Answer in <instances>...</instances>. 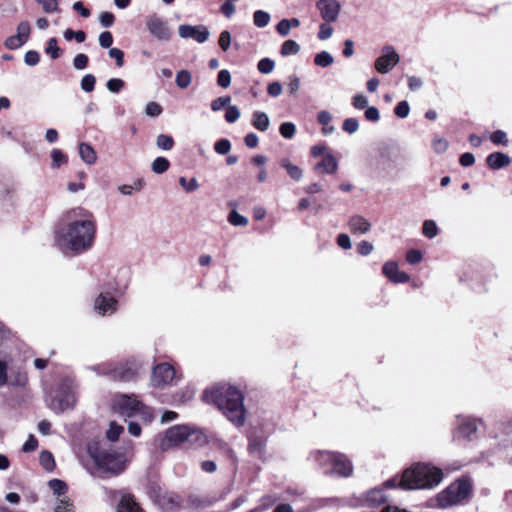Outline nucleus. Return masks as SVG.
<instances>
[{
    "label": "nucleus",
    "instance_id": "nucleus-1",
    "mask_svg": "<svg viewBox=\"0 0 512 512\" xmlns=\"http://www.w3.org/2000/svg\"><path fill=\"white\" fill-rule=\"evenodd\" d=\"M95 235L96 221L93 213L83 207H75L65 213L56 240L64 253L78 255L93 246Z\"/></svg>",
    "mask_w": 512,
    "mask_h": 512
},
{
    "label": "nucleus",
    "instance_id": "nucleus-2",
    "mask_svg": "<svg viewBox=\"0 0 512 512\" xmlns=\"http://www.w3.org/2000/svg\"><path fill=\"white\" fill-rule=\"evenodd\" d=\"M204 396L207 400H211L234 425L244 424L243 395L236 387L227 384L217 385L211 390H206Z\"/></svg>",
    "mask_w": 512,
    "mask_h": 512
},
{
    "label": "nucleus",
    "instance_id": "nucleus-3",
    "mask_svg": "<svg viewBox=\"0 0 512 512\" xmlns=\"http://www.w3.org/2000/svg\"><path fill=\"white\" fill-rule=\"evenodd\" d=\"M443 478L441 469L418 463L403 472L400 486L404 489H425L437 486Z\"/></svg>",
    "mask_w": 512,
    "mask_h": 512
},
{
    "label": "nucleus",
    "instance_id": "nucleus-4",
    "mask_svg": "<svg viewBox=\"0 0 512 512\" xmlns=\"http://www.w3.org/2000/svg\"><path fill=\"white\" fill-rule=\"evenodd\" d=\"M316 460L326 474L347 477L352 474L353 467L345 455L331 451H318Z\"/></svg>",
    "mask_w": 512,
    "mask_h": 512
},
{
    "label": "nucleus",
    "instance_id": "nucleus-5",
    "mask_svg": "<svg viewBox=\"0 0 512 512\" xmlns=\"http://www.w3.org/2000/svg\"><path fill=\"white\" fill-rule=\"evenodd\" d=\"M472 485L469 480L459 479L451 483L437 496L440 507L447 508L457 505L471 495Z\"/></svg>",
    "mask_w": 512,
    "mask_h": 512
},
{
    "label": "nucleus",
    "instance_id": "nucleus-6",
    "mask_svg": "<svg viewBox=\"0 0 512 512\" xmlns=\"http://www.w3.org/2000/svg\"><path fill=\"white\" fill-rule=\"evenodd\" d=\"M88 452L97 467L111 473H119L124 468L123 457L102 449L98 444H91Z\"/></svg>",
    "mask_w": 512,
    "mask_h": 512
},
{
    "label": "nucleus",
    "instance_id": "nucleus-7",
    "mask_svg": "<svg viewBox=\"0 0 512 512\" xmlns=\"http://www.w3.org/2000/svg\"><path fill=\"white\" fill-rule=\"evenodd\" d=\"M113 410L123 417H133L141 415L147 420H151V413L135 396L125 394L118 395L112 402Z\"/></svg>",
    "mask_w": 512,
    "mask_h": 512
},
{
    "label": "nucleus",
    "instance_id": "nucleus-8",
    "mask_svg": "<svg viewBox=\"0 0 512 512\" xmlns=\"http://www.w3.org/2000/svg\"><path fill=\"white\" fill-rule=\"evenodd\" d=\"M199 433L192 430L189 426L186 425H176L169 428L161 443V448L163 450L169 449L172 446H177L182 444L183 442L192 441V438L198 439Z\"/></svg>",
    "mask_w": 512,
    "mask_h": 512
},
{
    "label": "nucleus",
    "instance_id": "nucleus-9",
    "mask_svg": "<svg viewBox=\"0 0 512 512\" xmlns=\"http://www.w3.org/2000/svg\"><path fill=\"white\" fill-rule=\"evenodd\" d=\"M73 382L71 380H65L60 385L57 395L51 399L50 408L56 412L61 413L74 406L76 398L73 391Z\"/></svg>",
    "mask_w": 512,
    "mask_h": 512
},
{
    "label": "nucleus",
    "instance_id": "nucleus-10",
    "mask_svg": "<svg viewBox=\"0 0 512 512\" xmlns=\"http://www.w3.org/2000/svg\"><path fill=\"white\" fill-rule=\"evenodd\" d=\"M146 28L158 41L168 42L172 37V31L169 28L167 21L156 14L148 16L146 20Z\"/></svg>",
    "mask_w": 512,
    "mask_h": 512
},
{
    "label": "nucleus",
    "instance_id": "nucleus-11",
    "mask_svg": "<svg viewBox=\"0 0 512 512\" xmlns=\"http://www.w3.org/2000/svg\"><path fill=\"white\" fill-rule=\"evenodd\" d=\"M400 61L399 54L395 51L394 47L386 45L381 50V56L375 61V69L381 73H388Z\"/></svg>",
    "mask_w": 512,
    "mask_h": 512
},
{
    "label": "nucleus",
    "instance_id": "nucleus-12",
    "mask_svg": "<svg viewBox=\"0 0 512 512\" xmlns=\"http://www.w3.org/2000/svg\"><path fill=\"white\" fill-rule=\"evenodd\" d=\"M178 34L183 39H193L198 43H204L210 36L209 29L204 25L183 24L178 27Z\"/></svg>",
    "mask_w": 512,
    "mask_h": 512
},
{
    "label": "nucleus",
    "instance_id": "nucleus-13",
    "mask_svg": "<svg viewBox=\"0 0 512 512\" xmlns=\"http://www.w3.org/2000/svg\"><path fill=\"white\" fill-rule=\"evenodd\" d=\"M316 7L325 22L331 23L338 20L341 11V4L338 0H318Z\"/></svg>",
    "mask_w": 512,
    "mask_h": 512
},
{
    "label": "nucleus",
    "instance_id": "nucleus-14",
    "mask_svg": "<svg viewBox=\"0 0 512 512\" xmlns=\"http://www.w3.org/2000/svg\"><path fill=\"white\" fill-rule=\"evenodd\" d=\"M174 376L175 370L173 366L162 363L154 367L151 382L155 387L165 386L173 380Z\"/></svg>",
    "mask_w": 512,
    "mask_h": 512
},
{
    "label": "nucleus",
    "instance_id": "nucleus-15",
    "mask_svg": "<svg viewBox=\"0 0 512 512\" xmlns=\"http://www.w3.org/2000/svg\"><path fill=\"white\" fill-rule=\"evenodd\" d=\"M94 309L102 316L111 315L117 310V300L109 293H100L94 301Z\"/></svg>",
    "mask_w": 512,
    "mask_h": 512
},
{
    "label": "nucleus",
    "instance_id": "nucleus-16",
    "mask_svg": "<svg viewBox=\"0 0 512 512\" xmlns=\"http://www.w3.org/2000/svg\"><path fill=\"white\" fill-rule=\"evenodd\" d=\"M266 437L262 434L253 432L249 437L248 451L250 455L256 458H263L265 455Z\"/></svg>",
    "mask_w": 512,
    "mask_h": 512
},
{
    "label": "nucleus",
    "instance_id": "nucleus-17",
    "mask_svg": "<svg viewBox=\"0 0 512 512\" xmlns=\"http://www.w3.org/2000/svg\"><path fill=\"white\" fill-rule=\"evenodd\" d=\"M383 274L394 283H405L409 281V275L399 270L396 262H386L382 268Z\"/></svg>",
    "mask_w": 512,
    "mask_h": 512
},
{
    "label": "nucleus",
    "instance_id": "nucleus-18",
    "mask_svg": "<svg viewBox=\"0 0 512 512\" xmlns=\"http://www.w3.org/2000/svg\"><path fill=\"white\" fill-rule=\"evenodd\" d=\"M348 227L353 234H365L370 231L371 223L361 215H354L349 218Z\"/></svg>",
    "mask_w": 512,
    "mask_h": 512
},
{
    "label": "nucleus",
    "instance_id": "nucleus-19",
    "mask_svg": "<svg viewBox=\"0 0 512 512\" xmlns=\"http://www.w3.org/2000/svg\"><path fill=\"white\" fill-rule=\"evenodd\" d=\"M486 162L491 169L498 170L510 164V157L502 152H494L487 156Z\"/></svg>",
    "mask_w": 512,
    "mask_h": 512
},
{
    "label": "nucleus",
    "instance_id": "nucleus-20",
    "mask_svg": "<svg viewBox=\"0 0 512 512\" xmlns=\"http://www.w3.org/2000/svg\"><path fill=\"white\" fill-rule=\"evenodd\" d=\"M338 162L331 154H327L323 159L315 166L317 171L327 174H333L337 171Z\"/></svg>",
    "mask_w": 512,
    "mask_h": 512
},
{
    "label": "nucleus",
    "instance_id": "nucleus-21",
    "mask_svg": "<svg viewBox=\"0 0 512 512\" xmlns=\"http://www.w3.org/2000/svg\"><path fill=\"white\" fill-rule=\"evenodd\" d=\"M252 125L259 131H266L270 126V119L265 112L255 111L252 114Z\"/></svg>",
    "mask_w": 512,
    "mask_h": 512
},
{
    "label": "nucleus",
    "instance_id": "nucleus-22",
    "mask_svg": "<svg viewBox=\"0 0 512 512\" xmlns=\"http://www.w3.org/2000/svg\"><path fill=\"white\" fill-rule=\"evenodd\" d=\"M79 155L86 164H94L97 160V155L93 147L85 142L79 145Z\"/></svg>",
    "mask_w": 512,
    "mask_h": 512
},
{
    "label": "nucleus",
    "instance_id": "nucleus-23",
    "mask_svg": "<svg viewBox=\"0 0 512 512\" xmlns=\"http://www.w3.org/2000/svg\"><path fill=\"white\" fill-rule=\"evenodd\" d=\"M118 512H141V509L134 501L133 497L131 495H123L118 507Z\"/></svg>",
    "mask_w": 512,
    "mask_h": 512
},
{
    "label": "nucleus",
    "instance_id": "nucleus-24",
    "mask_svg": "<svg viewBox=\"0 0 512 512\" xmlns=\"http://www.w3.org/2000/svg\"><path fill=\"white\" fill-rule=\"evenodd\" d=\"M387 500L384 491L381 488H374L367 492L366 501L372 506L383 504Z\"/></svg>",
    "mask_w": 512,
    "mask_h": 512
},
{
    "label": "nucleus",
    "instance_id": "nucleus-25",
    "mask_svg": "<svg viewBox=\"0 0 512 512\" xmlns=\"http://www.w3.org/2000/svg\"><path fill=\"white\" fill-rule=\"evenodd\" d=\"M187 505L192 509H202L209 507L211 505V501L206 497L192 494L187 499Z\"/></svg>",
    "mask_w": 512,
    "mask_h": 512
},
{
    "label": "nucleus",
    "instance_id": "nucleus-26",
    "mask_svg": "<svg viewBox=\"0 0 512 512\" xmlns=\"http://www.w3.org/2000/svg\"><path fill=\"white\" fill-rule=\"evenodd\" d=\"M280 164L293 180L299 181L302 178V170L298 166L292 164L288 159H282Z\"/></svg>",
    "mask_w": 512,
    "mask_h": 512
},
{
    "label": "nucleus",
    "instance_id": "nucleus-27",
    "mask_svg": "<svg viewBox=\"0 0 512 512\" xmlns=\"http://www.w3.org/2000/svg\"><path fill=\"white\" fill-rule=\"evenodd\" d=\"M477 431V425L475 421H467L460 425L457 431V437H463L471 439V436Z\"/></svg>",
    "mask_w": 512,
    "mask_h": 512
},
{
    "label": "nucleus",
    "instance_id": "nucleus-28",
    "mask_svg": "<svg viewBox=\"0 0 512 512\" xmlns=\"http://www.w3.org/2000/svg\"><path fill=\"white\" fill-rule=\"evenodd\" d=\"M175 82L180 89H186L192 83V74L188 70H180L176 74Z\"/></svg>",
    "mask_w": 512,
    "mask_h": 512
},
{
    "label": "nucleus",
    "instance_id": "nucleus-29",
    "mask_svg": "<svg viewBox=\"0 0 512 512\" xmlns=\"http://www.w3.org/2000/svg\"><path fill=\"white\" fill-rule=\"evenodd\" d=\"M8 384L12 386H24L27 382L26 374L21 370H10Z\"/></svg>",
    "mask_w": 512,
    "mask_h": 512
},
{
    "label": "nucleus",
    "instance_id": "nucleus-30",
    "mask_svg": "<svg viewBox=\"0 0 512 512\" xmlns=\"http://www.w3.org/2000/svg\"><path fill=\"white\" fill-rule=\"evenodd\" d=\"M300 51L299 44L294 40H286L281 47L280 53L282 56L296 55Z\"/></svg>",
    "mask_w": 512,
    "mask_h": 512
},
{
    "label": "nucleus",
    "instance_id": "nucleus-31",
    "mask_svg": "<svg viewBox=\"0 0 512 512\" xmlns=\"http://www.w3.org/2000/svg\"><path fill=\"white\" fill-rule=\"evenodd\" d=\"M333 62V56L327 51H321L320 53H317L314 57L315 65L322 68L330 66Z\"/></svg>",
    "mask_w": 512,
    "mask_h": 512
},
{
    "label": "nucleus",
    "instance_id": "nucleus-32",
    "mask_svg": "<svg viewBox=\"0 0 512 512\" xmlns=\"http://www.w3.org/2000/svg\"><path fill=\"white\" fill-rule=\"evenodd\" d=\"M170 167V162L165 157H157L151 164V169L156 174H163Z\"/></svg>",
    "mask_w": 512,
    "mask_h": 512
},
{
    "label": "nucleus",
    "instance_id": "nucleus-33",
    "mask_svg": "<svg viewBox=\"0 0 512 512\" xmlns=\"http://www.w3.org/2000/svg\"><path fill=\"white\" fill-rule=\"evenodd\" d=\"M39 460H40V464L43 466V468L46 471L51 472L54 470L55 461H54V457L51 452L42 451L40 454Z\"/></svg>",
    "mask_w": 512,
    "mask_h": 512
},
{
    "label": "nucleus",
    "instance_id": "nucleus-34",
    "mask_svg": "<svg viewBox=\"0 0 512 512\" xmlns=\"http://www.w3.org/2000/svg\"><path fill=\"white\" fill-rule=\"evenodd\" d=\"M253 22L259 28L266 27L270 22V15L263 10H257L253 14Z\"/></svg>",
    "mask_w": 512,
    "mask_h": 512
},
{
    "label": "nucleus",
    "instance_id": "nucleus-35",
    "mask_svg": "<svg viewBox=\"0 0 512 512\" xmlns=\"http://www.w3.org/2000/svg\"><path fill=\"white\" fill-rule=\"evenodd\" d=\"M123 431V426L118 425L116 422L113 421L110 423L109 429L106 432V437L109 441L115 442L119 439Z\"/></svg>",
    "mask_w": 512,
    "mask_h": 512
},
{
    "label": "nucleus",
    "instance_id": "nucleus-36",
    "mask_svg": "<svg viewBox=\"0 0 512 512\" xmlns=\"http://www.w3.org/2000/svg\"><path fill=\"white\" fill-rule=\"evenodd\" d=\"M30 24L28 21H21L17 26L16 37L26 43L30 36Z\"/></svg>",
    "mask_w": 512,
    "mask_h": 512
},
{
    "label": "nucleus",
    "instance_id": "nucleus-37",
    "mask_svg": "<svg viewBox=\"0 0 512 512\" xmlns=\"http://www.w3.org/2000/svg\"><path fill=\"white\" fill-rule=\"evenodd\" d=\"M49 488L57 496L64 495L67 492V485L60 479H52L48 483Z\"/></svg>",
    "mask_w": 512,
    "mask_h": 512
},
{
    "label": "nucleus",
    "instance_id": "nucleus-38",
    "mask_svg": "<svg viewBox=\"0 0 512 512\" xmlns=\"http://www.w3.org/2000/svg\"><path fill=\"white\" fill-rule=\"evenodd\" d=\"M156 145L159 149L171 150L174 145V140L169 135L159 134L156 139Z\"/></svg>",
    "mask_w": 512,
    "mask_h": 512
},
{
    "label": "nucleus",
    "instance_id": "nucleus-39",
    "mask_svg": "<svg viewBox=\"0 0 512 512\" xmlns=\"http://www.w3.org/2000/svg\"><path fill=\"white\" fill-rule=\"evenodd\" d=\"M422 233L428 238H434L438 234V227L433 220H426L423 223Z\"/></svg>",
    "mask_w": 512,
    "mask_h": 512
},
{
    "label": "nucleus",
    "instance_id": "nucleus-40",
    "mask_svg": "<svg viewBox=\"0 0 512 512\" xmlns=\"http://www.w3.org/2000/svg\"><path fill=\"white\" fill-rule=\"evenodd\" d=\"M64 38L67 40V41H71L72 39H75L78 43H82L85 41L86 39V34L84 31L82 30H79V31H74L72 29H66L64 31Z\"/></svg>",
    "mask_w": 512,
    "mask_h": 512
},
{
    "label": "nucleus",
    "instance_id": "nucleus-41",
    "mask_svg": "<svg viewBox=\"0 0 512 512\" xmlns=\"http://www.w3.org/2000/svg\"><path fill=\"white\" fill-rule=\"evenodd\" d=\"M228 221L233 226H246L248 224V219L239 214L236 210H233L228 217Z\"/></svg>",
    "mask_w": 512,
    "mask_h": 512
},
{
    "label": "nucleus",
    "instance_id": "nucleus-42",
    "mask_svg": "<svg viewBox=\"0 0 512 512\" xmlns=\"http://www.w3.org/2000/svg\"><path fill=\"white\" fill-rule=\"evenodd\" d=\"M231 102L230 96L218 97L211 102V109L214 112L220 111L225 107H228Z\"/></svg>",
    "mask_w": 512,
    "mask_h": 512
},
{
    "label": "nucleus",
    "instance_id": "nucleus-43",
    "mask_svg": "<svg viewBox=\"0 0 512 512\" xmlns=\"http://www.w3.org/2000/svg\"><path fill=\"white\" fill-rule=\"evenodd\" d=\"M179 184L187 192H193L199 188V183L196 178L187 180L185 177H180Z\"/></svg>",
    "mask_w": 512,
    "mask_h": 512
},
{
    "label": "nucleus",
    "instance_id": "nucleus-44",
    "mask_svg": "<svg viewBox=\"0 0 512 512\" xmlns=\"http://www.w3.org/2000/svg\"><path fill=\"white\" fill-rule=\"evenodd\" d=\"M279 131L284 138L291 139L295 135L296 127L291 122H284L280 125Z\"/></svg>",
    "mask_w": 512,
    "mask_h": 512
},
{
    "label": "nucleus",
    "instance_id": "nucleus-45",
    "mask_svg": "<svg viewBox=\"0 0 512 512\" xmlns=\"http://www.w3.org/2000/svg\"><path fill=\"white\" fill-rule=\"evenodd\" d=\"M275 63L270 58H263L258 62L257 68L263 74H269L274 70Z\"/></svg>",
    "mask_w": 512,
    "mask_h": 512
},
{
    "label": "nucleus",
    "instance_id": "nucleus-46",
    "mask_svg": "<svg viewBox=\"0 0 512 512\" xmlns=\"http://www.w3.org/2000/svg\"><path fill=\"white\" fill-rule=\"evenodd\" d=\"M240 115L241 113L239 108L235 105H230L226 109L225 120L228 123H234L240 118Z\"/></svg>",
    "mask_w": 512,
    "mask_h": 512
},
{
    "label": "nucleus",
    "instance_id": "nucleus-47",
    "mask_svg": "<svg viewBox=\"0 0 512 512\" xmlns=\"http://www.w3.org/2000/svg\"><path fill=\"white\" fill-rule=\"evenodd\" d=\"M96 78L92 74H86L81 80V88L85 92H92L94 90Z\"/></svg>",
    "mask_w": 512,
    "mask_h": 512
},
{
    "label": "nucleus",
    "instance_id": "nucleus-48",
    "mask_svg": "<svg viewBox=\"0 0 512 512\" xmlns=\"http://www.w3.org/2000/svg\"><path fill=\"white\" fill-rule=\"evenodd\" d=\"M490 140L496 145H508L507 134L502 130H497L490 135Z\"/></svg>",
    "mask_w": 512,
    "mask_h": 512
},
{
    "label": "nucleus",
    "instance_id": "nucleus-49",
    "mask_svg": "<svg viewBox=\"0 0 512 512\" xmlns=\"http://www.w3.org/2000/svg\"><path fill=\"white\" fill-rule=\"evenodd\" d=\"M52 167L58 168L60 165L66 163L67 158L59 149H53L51 152Z\"/></svg>",
    "mask_w": 512,
    "mask_h": 512
},
{
    "label": "nucleus",
    "instance_id": "nucleus-50",
    "mask_svg": "<svg viewBox=\"0 0 512 512\" xmlns=\"http://www.w3.org/2000/svg\"><path fill=\"white\" fill-rule=\"evenodd\" d=\"M36 3L42 6V9L46 13H53L58 11L57 0H35Z\"/></svg>",
    "mask_w": 512,
    "mask_h": 512
},
{
    "label": "nucleus",
    "instance_id": "nucleus-51",
    "mask_svg": "<svg viewBox=\"0 0 512 512\" xmlns=\"http://www.w3.org/2000/svg\"><path fill=\"white\" fill-rule=\"evenodd\" d=\"M214 149L216 153L220 155H226L231 150V143L228 139L218 140L214 145Z\"/></svg>",
    "mask_w": 512,
    "mask_h": 512
},
{
    "label": "nucleus",
    "instance_id": "nucleus-52",
    "mask_svg": "<svg viewBox=\"0 0 512 512\" xmlns=\"http://www.w3.org/2000/svg\"><path fill=\"white\" fill-rule=\"evenodd\" d=\"M46 53L49 54L52 59H57L60 56V48L57 45L56 38L49 39Z\"/></svg>",
    "mask_w": 512,
    "mask_h": 512
},
{
    "label": "nucleus",
    "instance_id": "nucleus-53",
    "mask_svg": "<svg viewBox=\"0 0 512 512\" xmlns=\"http://www.w3.org/2000/svg\"><path fill=\"white\" fill-rule=\"evenodd\" d=\"M217 84L222 88H227L231 84V74L228 70L223 69L218 73Z\"/></svg>",
    "mask_w": 512,
    "mask_h": 512
},
{
    "label": "nucleus",
    "instance_id": "nucleus-54",
    "mask_svg": "<svg viewBox=\"0 0 512 512\" xmlns=\"http://www.w3.org/2000/svg\"><path fill=\"white\" fill-rule=\"evenodd\" d=\"M342 128L345 132L353 134L359 129V122L356 118H347L344 120Z\"/></svg>",
    "mask_w": 512,
    "mask_h": 512
},
{
    "label": "nucleus",
    "instance_id": "nucleus-55",
    "mask_svg": "<svg viewBox=\"0 0 512 512\" xmlns=\"http://www.w3.org/2000/svg\"><path fill=\"white\" fill-rule=\"evenodd\" d=\"M88 61L89 59L86 54L79 53L73 59V66L77 70H83L87 67Z\"/></svg>",
    "mask_w": 512,
    "mask_h": 512
},
{
    "label": "nucleus",
    "instance_id": "nucleus-56",
    "mask_svg": "<svg viewBox=\"0 0 512 512\" xmlns=\"http://www.w3.org/2000/svg\"><path fill=\"white\" fill-rule=\"evenodd\" d=\"M409 112L410 107L407 101H400L394 109V113L399 118H406L409 115Z\"/></svg>",
    "mask_w": 512,
    "mask_h": 512
},
{
    "label": "nucleus",
    "instance_id": "nucleus-57",
    "mask_svg": "<svg viewBox=\"0 0 512 512\" xmlns=\"http://www.w3.org/2000/svg\"><path fill=\"white\" fill-rule=\"evenodd\" d=\"M39 61H40V55L37 51L29 50L26 52L25 57H24L25 64H27L28 66H35L39 63Z\"/></svg>",
    "mask_w": 512,
    "mask_h": 512
},
{
    "label": "nucleus",
    "instance_id": "nucleus-58",
    "mask_svg": "<svg viewBox=\"0 0 512 512\" xmlns=\"http://www.w3.org/2000/svg\"><path fill=\"white\" fill-rule=\"evenodd\" d=\"M333 31V28L328 24V22L322 23L319 27L318 38L320 40H327L332 36Z\"/></svg>",
    "mask_w": 512,
    "mask_h": 512
},
{
    "label": "nucleus",
    "instance_id": "nucleus-59",
    "mask_svg": "<svg viewBox=\"0 0 512 512\" xmlns=\"http://www.w3.org/2000/svg\"><path fill=\"white\" fill-rule=\"evenodd\" d=\"M109 56L113 58L118 67H122L124 65V52L118 48H110Z\"/></svg>",
    "mask_w": 512,
    "mask_h": 512
},
{
    "label": "nucleus",
    "instance_id": "nucleus-60",
    "mask_svg": "<svg viewBox=\"0 0 512 512\" xmlns=\"http://www.w3.org/2000/svg\"><path fill=\"white\" fill-rule=\"evenodd\" d=\"M145 113L150 117H157L162 113V107L156 102H149L146 105Z\"/></svg>",
    "mask_w": 512,
    "mask_h": 512
},
{
    "label": "nucleus",
    "instance_id": "nucleus-61",
    "mask_svg": "<svg viewBox=\"0 0 512 512\" xmlns=\"http://www.w3.org/2000/svg\"><path fill=\"white\" fill-rule=\"evenodd\" d=\"M432 148L437 154H441L447 150L448 142L444 138H435L432 141Z\"/></svg>",
    "mask_w": 512,
    "mask_h": 512
},
{
    "label": "nucleus",
    "instance_id": "nucleus-62",
    "mask_svg": "<svg viewBox=\"0 0 512 512\" xmlns=\"http://www.w3.org/2000/svg\"><path fill=\"white\" fill-rule=\"evenodd\" d=\"M219 46L223 51H227L231 44V34L229 31H222L219 37Z\"/></svg>",
    "mask_w": 512,
    "mask_h": 512
},
{
    "label": "nucleus",
    "instance_id": "nucleus-63",
    "mask_svg": "<svg viewBox=\"0 0 512 512\" xmlns=\"http://www.w3.org/2000/svg\"><path fill=\"white\" fill-rule=\"evenodd\" d=\"M54 511L55 512H73L74 507L69 499H61V500H59L58 504L56 505Z\"/></svg>",
    "mask_w": 512,
    "mask_h": 512
},
{
    "label": "nucleus",
    "instance_id": "nucleus-64",
    "mask_svg": "<svg viewBox=\"0 0 512 512\" xmlns=\"http://www.w3.org/2000/svg\"><path fill=\"white\" fill-rule=\"evenodd\" d=\"M124 86V81L119 78H112L107 82V88L110 92L117 93Z\"/></svg>",
    "mask_w": 512,
    "mask_h": 512
}]
</instances>
